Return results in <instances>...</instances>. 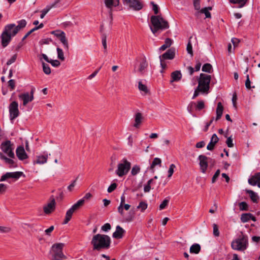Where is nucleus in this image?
Masks as SVG:
<instances>
[{
  "label": "nucleus",
  "mask_w": 260,
  "mask_h": 260,
  "mask_svg": "<svg viewBox=\"0 0 260 260\" xmlns=\"http://www.w3.org/2000/svg\"><path fill=\"white\" fill-rule=\"evenodd\" d=\"M186 50L189 54H191V55L193 54L192 45L191 44L190 41H189L188 42Z\"/></svg>",
  "instance_id": "obj_56"
},
{
  "label": "nucleus",
  "mask_w": 260,
  "mask_h": 260,
  "mask_svg": "<svg viewBox=\"0 0 260 260\" xmlns=\"http://www.w3.org/2000/svg\"><path fill=\"white\" fill-rule=\"evenodd\" d=\"M260 180V173H257L248 179V183L252 186H255Z\"/></svg>",
  "instance_id": "obj_26"
},
{
  "label": "nucleus",
  "mask_w": 260,
  "mask_h": 260,
  "mask_svg": "<svg viewBox=\"0 0 260 260\" xmlns=\"http://www.w3.org/2000/svg\"><path fill=\"white\" fill-rule=\"evenodd\" d=\"M143 119V116L141 113H137L135 116V122L134 126L136 128H139Z\"/></svg>",
  "instance_id": "obj_25"
},
{
  "label": "nucleus",
  "mask_w": 260,
  "mask_h": 260,
  "mask_svg": "<svg viewBox=\"0 0 260 260\" xmlns=\"http://www.w3.org/2000/svg\"><path fill=\"white\" fill-rule=\"evenodd\" d=\"M148 68V62L145 57H141L137 59L134 66V72L143 75Z\"/></svg>",
  "instance_id": "obj_7"
},
{
  "label": "nucleus",
  "mask_w": 260,
  "mask_h": 260,
  "mask_svg": "<svg viewBox=\"0 0 260 260\" xmlns=\"http://www.w3.org/2000/svg\"><path fill=\"white\" fill-rule=\"evenodd\" d=\"M23 174L22 172H8L3 175L1 178V181H4L9 178L18 179Z\"/></svg>",
  "instance_id": "obj_14"
},
{
  "label": "nucleus",
  "mask_w": 260,
  "mask_h": 260,
  "mask_svg": "<svg viewBox=\"0 0 260 260\" xmlns=\"http://www.w3.org/2000/svg\"><path fill=\"white\" fill-rule=\"evenodd\" d=\"M1 149L4 153L7 154L9 157L15 158V154L11 146L10 141H7L1 145Z\"/></svg>",
  "instance_id": "obj_13"
},
{
  "label": "nucleus",
  "mask_w": 260,
  "mask_h": 260,
  "mask_svg": "<svg viewBox=\"0 0 260 260\" xmlns=\"http://www.w3.org/2000/svg\"><path fill=\"white\" fill-rule=\"evenodd\" d=\"M35 88H32L30 92H28L21 93L18 95L20 100L23 102V105L25 106L27 104L32 101L34 99V94L35 92Z\"/></svg>",
  "instance_id": "obj_10"
},
{
  "label": "nucleus",
  "mask_w": 260,
  "mask_h": 260,
  "mask_svg": "<svg viewBox=\"0 0 260 260\" xmlns=\"http://www.w3.org/2000/svg\"><path fill=\"white\" fill-rule=\"evenodd\" d=\"M199 160L200 161V167L201 172L203 173H205L206 170L208 167V158L203 155H200L199 156Z\"/></svg>",
  "instance_id": "obj_15"
},
{
  "label": "nucleus",
  "mask_w": 260,
  "mask_h": 260,
  "mask_svg": "<svg viewBox=\"0 0 260 260\" xmlns=\"http://www.w3.org/2000/svg\"><path fill=\"white\" fill-rule=\"evenodd\" d=\"M161 163V160L159 158H158V157L154 158L152 164H151L150 169L151 170H153L156 166H157V165L160 166Z\"/></svg>",
  "instance_id": "obj_39"
},
{
  "label": "nucleus",
  "mask_w": 260,
  "mask_h": 260,
  "mask_svg": "<svg viewBox=\"0 0 260 260\" xmlns=\"http://www.w3.org/2000/svg\"><path fill=\"white\" fill-rule=\"evenodd\" d=\"M172 44V40L170 38L166 39L165 44L159 48L160 51H164L167 48L169 47Z\"/></svg>",
  "instance_id": "obj_35"
},
{
  "label": "nucleus",
  "mask_w": 260,
  "mask_h": 260,
  "mask_svg": "<svg viewBox=\"0 0 260 260\" xmlns=\"http://www.w3.org/2000/svg\"><path fill=\"white\" fill-rule=\"evenodd\" d=\"M16 153L17 156L20 160H24L28 157L23 146H20L17 147L16 150Z\"/></svg>",
  "instance_id": "obj_20"
},
{
  "label": "nucleus",
  "mask_w": 260,
  "mask_h": 260,
  "mask_svg": "<svg viewBox=\"0 0 260 260\" xmlns=\"http://www.w3.org/2000/svg\"><path fill=\"white\" fill-rule=\"evenodd\" d=\"M193 105H196V109L198 110H201L205 107L204 102L203 101H198L197 104L193 102H191L187 107V110L190 113H191V108Z\"/></svg>",
  "instance_id": "obj_22"
},
{
  "label": "nucleus",
  "mask_w": 260,
  "mask_h": 260,
  "mask_svg": "<svg viewBox=\"0 0 260 260\" xmlns=\"http://www.w3.org/2000/svg\"><path fill=\"white\" fill-rule=\"evenodd\" d=\"M194 8L197 10L200 9V1H193Z\"/></svg>",
  "instance_id": "obj_63"
},
{
  "label": "nucleus",
  "mask_w": 260,
  "mask_h": 260,
  "mask_svg": "<svg viewBox=\"0 0 260 260\" xmlns=\"http://www.w3.org/2000/svg\"><path fill=\"white\" fill-rule=\"evenodd\" d=\"M105 4L108 9H112L113 7H116L119 5V0H104Z\"/></svg>",
  "instance_id": "obj_27"
},
{
  "label": "nucleus",
  "mask_w": 260,
  "mask_h": 260,
  "mask_svg": "<svg viewBox=\"0 0 260 260\" xmlns=\"http://www.w3.org/2000/svg\"><path fill=\"white\" fill-rule=\"evenodd\" d=\"M91 197H92L91 194L89 192H88L85 194V195L84 196V197L82 199L79 200V201H82V206L84 205L85 200L89 199Z\"/></svg>",
  "instance_id": "obj_51"
},
{
  "label": "nucleus",
  "mask_w": 260,
  "mask_h": 260,
  "mask_svg": "<svg viewBox=\"0 0 260 260\" xmlns=\"http://www.w3.org/2000/svg\"><path fill=\"white\" fill-rule=\"evenodd\" d=\"M56 50L57 52V57L61 60H64V56L62 50L58 47L57 48Z\"/></svg>",
  "instance_id": "obj_44"
},
{
  "label": "nucleus",
  "mask_w": 260,
  "mask_h": 260,
  "mask_svg": "<svg viewBox=\"0 0 260 260\" xmlns=\"http://www.w3.org/2000/svg\"><path fill=\"white\" fill-rule=\"evenodd\" d=\"M226 143L229 147H233L234 145L233 143V139L232 138V137H230L228 138Z\"/></svg>",
  "instance_id": "obj_59"
},
{
  "label": "nucleus",
  "mask_w": 260,
  "mask_h": 260,
  "mask_svg": "<svg viewBox=\"0 0 260 260\" xmlns=\"http://www.w3.org/2000/svg\"><path fill=\"white\" fill-rule=\"evenodd\" d=\"M170 199L169 198H166L163 202L159 205V210L164 209L168 205Z\"/></svg>",
  "instance_id": "obj_43"
},
{
  "label": "nucleus",
  "mask_w": 260,
  "mask_h": 260,
  "mask_svg": "<svg viewBox=\"0 0 260 260\" xmlns=\"http://www.w3.org/2000/svg\"><path fill=\"white\" fill-rule=\"evenodd\" d=\"M13 158H8L2 152H0V159L4 160V162L9 166V167H16V165L14 160L13 159Z\"/></svg>",
  "instance_id": "obj_21"
},
{
  "label": "nucleus",
  "mask_w": 260,
  "mask_h": 260,
  "mask_svg": "<svg viewBox=\"0 0 260 260\" xmlns=\"http://www.w3.org/2000/svg\"><path fill=\"white\" fill-rule=\"evenodd\" d=\"M171 83L179 81L182 78L181 73L179 71H175L171 73Z\"/></svg>",
  "instance_id": "obj_24"
},
{
  "label": "nucleus",
  "mask_w": 260,
  "mask_h": 260,
  "mask_svg": "<svg viewBox=\"0 0 260 260\" xmlns=\"http://www.w3.org/2000/svg\"><path fill=\"white\" fill-rule=\"evenodd\" d=\"M247 0H229L230 3L239 4V8H242L246 4Z\"/></svg>",
  "instance_id": "obj_38"
},
{
  "label": "nucleus",
  "mask_w": 260,
  "mask_h": 260,
  "mask_svg": "<svg viewBox=\"0 0 260 260\" xmlns=\"http://www.w3.org/2000/svg\"><path fill=\"white\" fill-rule=\"evenodd\" d=\"M201 250V246L199 244H193L190 247L189 251L191 253L198 254Z\"/></svg>",
  "instance_id": "obj_33"
},
{
  "label": "nucleus",
  "mask_w": 260,
  "mask_h": 260,
  "mask_svg": "<svg viewBox=\"0 0 260 260\" xmlns=\"http://www.w3.org/2000/svg\"><path fill=\"white\" fill-rule=\"evenodd\" d=\"M17 25L15 24V28L18 31V32L24 28L27 24V22L25 19H21L17 22Z\"/></svg>",
  "instance_id": "obj_29"
},
{
  "label": "nucleus",
  "mask_w": 260,
  "mask_h": 260,
  "mask_svg": "<svg viewBox=\"0 0 260 260\" xmlns=\"http://www.w3.org/2000/svg\"><path fill=\"white\" fill-rule=\"evenodd\" d=\"M138 88L139 90L143 92V94H146L149 91L146 85L142 83V81H139L138 83Z\"/></svg>",
  "instance_id": "obj_34"
},
{
  "label": "nucleus",
  "mask_w": 260,
  "mask_h": 260,
  "mask_svg": "<svg viewBox=\"0 0 260 260\" xmlns=\"http://www.w3.org/2000/svg\"><path fill=\"white\" fill-rule=\"evenodd\" d=\"M131 167V163L125 158H124L117 165L115 173L118 176L121 177L128 173Z\"/></svg>",
  "instance_id": "obj_6"
},
{
  "label": "nucleus",
  "mask_w": 260,
  "mask_h": 260,
  "mask_svg": "<svg viewBox=\"0 0 260 260\" xmlns=\"http://www.w3.org/2000/svg\"><path fill=\"white\" fill-rule=\"evenodd\" d=\"M102 45L104 48V52H107V43H106V36H104L102 37Z\"/></svg>",
  "instance_id": "obj_60"
},
{
  "label": "nucleus",
  "mask_w": 260,
  "mask_h": 260,
  "mask_svg": "<svg viewBox=\"0 0 260 260\" xmlns=\"http://www.w3.org/2000/svg\"><path fill=\"white\" fill-rule=\"evenodd\" d=\"M43 72L47 75L51 73V69L49 66L44 62H42Z\"/></svg>",
  "instance_id": "obj_41"
},
{
  "label": "nucleus",
  "mask_w": 260,
  "mask_h": 260,
  "mask_svg": "<svg viewBox=\"0 0 260 260\" xmlns=\"http://www.w3.org/2000/svg\"><path fill=\"white\" fill-rule=\"evenodd\" d=\"M248 245V238L244 235H240L237 239L233 240L231 244L232 248L236 250L243 251Z\"/></svg>",
  "instance_id": "obj_4"
},
{
  "label": "nucleus",
  "mask_w": 260,
  "mask_h": 260,
  "mask_svg": "<svg viewBox=\"0 0 260 260\" xmlns=\"http://www.w3.org/2000/svg\"><path fill=\"white\" fill-rule=\"evenodd\" d=\"M123 4L135 11H139L143 8V4L139 0H122Z\"/></svg>",
  "instance_id": "obj_11"
},
{
  "label": "nucleus",
  "mask_w": 260,
  "mask_h": 260,
  "mask_svg": "<svg viewBox=\"0 0 260 260\" xmlns=\"http://www.w3.org/2000/svg\"><path fill=\"white\" fill-rule=\"evenodd\" d=\"M16 58H17V54L13 55L11 57V58L7 61V65H10L12 63L16 61Z\"/></svg>",
  "instance_id": "obj_57"
},
{
  "label": "nucleus",
  "mask_w": 260,
  "mask_h": 260,
  "mask_svg": "<svg viewBox=\"0 0 260 260\" xmlns=\"http://www.w3.org/2000/svg\"><path fill=\"white\" fill-rule=\"evenodd\" d=\"M223 110V107L222 105V104L221 102H219L217 104V106L216 108V120H217L220 118L222 115V112Z\"/></svg>",
  "instance_id": "obj_28"
},
{
  "label": "nucleus",
  "mask_w": 260,
  "mask_h": 260,
  "mask_svg": "<svg viewBox=\"0 0 260 260\" xmlns=\"http://www.w3.org/2000/svg\"><path fill=\"white\" fill-rule=\"evenodd\" d=\"M213 235L215 237H218L219 236V232L218 230V227L217 225L215 223L213 224Z\"/></svg>",
  "instance_id": "obj_49"
},
{
  "label": "nucleus",
  "mask_w": 260,
  "mask_h": 260,
  "mask_svg": "<svg viewBox=\"0 0 260 260\" xmlns=\"http://www.w3.org/2000/svg\"><path fill=\"white\" fill-rule=\"evenodd\" d=\"M118 212L120 214V215L123 218L124 220L126 222L132 221L134 217V215L133 213H131L129 212L128 215L124 216V212H123V206L119 205L118 207Z\"/></svg>",
  "instance_id": "obj_18"
},
{
  "label": "nucleus",
  "mask_w": 260,
  "mask_h": 260,
  "mask_svg": "<svg viewBox=\"0 0 260 260\" xmlns=\"http://www.w3.org/2000/svg\"><path fill=\"white\" fill-rule=\"evenodd\" d=\"M147 208V204L144 202H141L137 207V208L141 209L143 212Z\"/></svg>",
  "instance_id": "obj_46"
},
{
  "label": "nucleus",
  "mask_w": 260,
  "mask_h": 260,
  "mask_svg": "<svg viewBox=\"0 0 260 260\" xmlns=\"http://www.w3.org/2000/svg\"><path fill=\"white\" fill-rule=\"evenodd\" d=\"M212 9V7H205L200 10V12L201 13H204L205 16L206 18H210L211 17V14L209 12V11Z\"/></svg>",
  "instance_id": "obj_37"
},
{
  "label": "nucleus",
  "mask_w": 260,
  "mask_h": 260,
  "mask_svg": "<svg viewBox=\"0 0 260 260\" xmlns=\"http://www.w3.org/2000/svg\"><path fill=\"white\" fill-rule=\"evenodd\" d=\"M231 41H232V43H233L234 47H237L240 42V41L238 39L235 38H232Z\"/></svg>",
  "instance_id": "obj_64"
},
{
  "label": "nucleus",
  "mask_w": 260,
  "mask_h": 260,
  "mask_svg": "<svg viewBox=\"0 0 260 260\" xmlns=\"http://www.w3.org/2000/svg\"><path fill=\"white\" fill-rule=\"evenodd\" d=\"M212 67L210 63H206L202 67V71L205 72L211 73Z\"/></svg>",
  "instance_id": "obj_42"
},
{
  "label": "nucleus",
  "mask_w": 260,
  "mask_h": 260,
  "mask_svg": "<svg viewBox=\"0 0 260 260\" xmlns=\"http://www.w3.org/2000/svg\"><path fill=\"white\" fill-rule=\"evenodd\" d=\"M211 76L208 74L201 73L200 75L198 81V87L200 88L203 92H206L207 94L209 91L210 83L211 81Z\"/></svg>",
  "instance_id": "obj_5"
},
{
  "label": "nucleus",
  "mask_w": 260,
  "mask_h": 260,
  "mask_svg": "<svg viewBox=\"0 0 260 260\" xmlns=\"http://www.w3.org/2000/svg\"><path fill=\"white\" fill-rule=\"evenodd\" d=\"M57 3V2L54 3V4H52L51 5H48L46 7L45 9H44L41 11V14L40 15V18L41 19H43L44 18L46 14L50 10V9L53 7H55L56 4Z\"/></svg>",
  "instance_id": "obj_30"
},
{
  "label": "nucleus",
  "mask_w": 260,
  "mask_h": 260,
  "mask_svg": "<svg viewBox=\"0 0 260 260\" xmlns=\"http://www.w3.org/2000/svg\"><path fill=\"white\" fill-rule=\"evenodd\" d=\"M10 231V228L6 226H0V232L5 233H8Z\"/></svg>",
  "instance_id": "obj_61"
},
{
  "label": "nucleus",
  "mask_w": 260,
  "mask_h": 260,
  "mask_svg": "<svg viewBox=\"0 0 260 260\" xmlns=\"http://www.w3.org/2000/svg\"><path fill=\"white\" fill-rule=\"evenodd\" d=\"M251 82L249 79V75H246V80L245 81V86L247 89H250L251 88H254V86L251 87Z\"/></svg>",
  "instance_id": "obj_48"
},
{
  "label": "nucleus",
  "mask_w": 260,
  "mask_h": 260,
  "mask_svg": "<svg viewBox=\"0 0 260 260\" xmlns=\"http://www.w3.org/2000/svg\"><path fill=\"white\" fill-rule=\"evenodd\" d=\"M17 33L18 31L15 28V24L10 23L5 25L0 36L2 46L4 48L7 47L11 42L12 38Z\"/></svg>",
  "instance_id": "obj_2"
},
{
  "label": "nucleus",
  "mask_w": 260,
  "mask_h": 260,
  "mask_svg": "<svg viewBox=\"0 0 260 260\" xmlns=\"http://www.w3.org/2000/svg\"><path fill=\"white\" fill-rule=\"evenodd\" d=\"M111 228V225L109 223H106L102 226L101 230L104 232H108Z\"/></svg>",
  "instance_id": "obj_52"
},
{
  "label": "nucleus",
  "mask_w": 260,
  "mask_h": 260,
  "mask_svg": "<svg viewBox=\"0 0 260 260\" xmlns=\"http://www.w3.org/2000/svg\"><path fill=\"white\" fill-rule=\"evenodd\" d=\"M200 93H201L202 94H207L206 92H203V91L200 88H199V87H197V88L194 90V94H193V95L192 99H195L196 97H197L199 95Z\"/></svg>",
  "instance_id": "obj_45"
},
{
  "label": "nucleus",
  "mask_w": 260,
  "mask_h": 260,
  "mask_svg": "<svg viewBox=\"0 0 260 260\" xmlns=\"http://www.w3.org/2000/svg\"><path fill=\"white\" fill-rule=\"evenodd\" d=\"M56 202L54 198H52L50 203L45 205L43 207V210L46 214H49L52 213L55 209Z\"/></svg>",
  "instance_id": "obj_16"
},
{
  "label": "nucleus",
  "mask_w": 260,
  "mask_h": 260,
  "mask_svg": "<svg viewBox=\"0 0 260 260\" xmlns=\"http://www.w3.org/2000/svg\"><path fill=\"white\" fill-rule=\"evenodd\" d=\"M9 111L11 120L17 117L19 114L18 103L16 101L12 102L9 106Z\"/></svg>",
  "instance_id": "obj_12"
},
{
  "label": "nucleus",
  "mask_w": 260,
  "mask_h": 260,
  "mask_svg": "<svg viewBox=\"0 0 260 260\" xmlns=\"http://www.w3.org/2000/svg\"><path fill=\"white\" fill-rule=\"evenodd\" d=\"M59 40L61 41V42L62 43L64 48L66 50H68L69 47L68 42L66 38V34L64 32L61 33V36H60V38H59Z\"/></svg>",
  "instance_id": "obj_31"
},
{
  "label": "nucleus",
  "mask_w": 260,
  "mask_h": 260,
  "mask_svg": "<svg viewBox=\"0 0 260 260\" xmlns=\"http://www.w3.org/2000/svg\"><path fill=\"white\" fill-rule=\"evenodd\" d=\"M64 244L59 243L54 244L52 246V260H62L66 256L62 252Z\"/></svg>",
  "instance_id": "obj_8"
},
{
  "label": "nucleus",
  "mask_w": 260,
  "mask_h": 260,
  "mask_svg": "<svg viewBox=\"0 0 260 260\" xmlns=\"http://www.w3.org/2000/svg\"><path fill=\"white\" fill-rule=\"evenodd\" d=\"M125 231L119 225L116 227V231L113 233V237L116 239H120L123 237Z\"/></svg>",
  "instance_id": "obj_23"
},
{
  "label": "nucleus",
  "mask_w": 260,
  "mask_h": 260,
  "mask_svg": "<svg viewBox=\"0 0 260 260\" xmlns=\"http://www.w3.org/2000/svg\"><path fill=\"white\" fill-rule=\"evenodd\" d=\"M151 22L152 26H150V29L155 35L158 30H162L168 28L169 27L168 22L159 15L152 16Z\"/></svg>",
  "instance_id": "obj_3"
},
{
  "label": "nucleus",
  "mask_w": 260,
  "mask_h": 260,
  "mask_svg": "<svg viewBox=\"0 0 260 260\" xmlns=\"http://www.w3.org/2000/svg\"><path fill=\"white\" fill-rule=\"evenodd\" d=\"M246 192L248 193H249L250 199L253 202H257L258 200V197L255 192H254L253 191L251 190H246Z\"/></svg>",
  "instance_id": "obj_36"
},
{
  "label": "nucleus",
  "mask_w": 260,
  "mask_h": 260,
  "mask_svg": "<svg viewBox=\"0 0 260 260\" xmlns=\"http://www.w3.org/2000/svg\"><path fill=\"white\" fill-rule=\"evenodd\" d=\"M218 138L216 135V134H214L212 135L210 142L214 144H216V143L218 141Z\"/></svg>",
  "instance_id": "obj_62"
},
{
  "label": "nucleus",
  "mask_w": 260,
  "mask_h": 260,
  "mask_svg": "<svg viewBox=\"0 0 260 260\" xmlns=\"http://www.w3.org/2000/svg\"><path fill=\"white\" fill-rule=\"evenodd\" d=\"M117 187V184L115 183H113L111 184L109 187L108 188L107 191L109 193L112 192L113 191H114Z\"/></svg>",
  "instance_id": "obj_53"
},
{
  "label": "nucleus",
  "mask_w": 260,
  "mask_h": 260,
  "mask_svg": "<svg viewBox=\"0 0 260 260\" xmlns=\"http://www.w3.org/2000/svg\"><path fill=\"white\" fill-rule=\"evenodd\" d=\"M82 201H78L67 211L63 224H67L71 219L73 213L82 207Z\"/></svg>",
  "instance_id": "obj_9"
},
{
  "label": "nucleus",
  "mask_w": 260,
  "mask_h": 260,
  "mask_svg": "<svg viewBox=\"0 0 260 260\" xmlns=\"http://www.w3.org/2000/svg\"><path fill=\"white\" fill-rule=\"evenodd\" d=\"M49 63H50L51 65L54 67H58L60 64V62L57 60L50 59Z\"/></svg>",
  "instance_id": "obj_54"
},
{
  "label": "nucleus",
  "mask_w": 260,
  "mask_h": 260,
  "mask_svg": "<svg viewBox=\"0 0 260 260\" xmlns=\"http://www.w3.org/2000/svg\"><path fill=\"white\" fill-rule=\"evenodd\" d=\"M175 49L173 48L169 49L166 52L164 53L162 55L159 56V59L162 60L166 59H173L175 57Z\"/></svg>",
  "instance_id": "obj_19"
},
{
  "label": "nucleus",
  "mask_w": 260,
  "mask_h": 260,
  "mask_svg": "<svg viewBox=\"0 0 260 260\" xmlns=\"http://www.w3.org/2000/svg\"><path fill=\"white\" fill-rule=\"evenodd\" d=\"M240 209L242 211H246L248 210V205L245 202H242L239 204Z\"/></svg>",
  "instance_id": "obj_47"
},
{
  "label": "nucleus",
  "mask_w": 260,
  "mask_h": 260,
  "mask_svg": "<svg viewBox=\"0 0 260 260\" xmlns=\"http://www.w3.org/2000/svg\"><path fill=\"white\" fill-rule=\"evenodd\" d=\"M110 243L111 239L109 236L100 234L94 235L91 241L93 249L98 251L108 249Z\"/></svg>",
  "instance_id": "obj_1"
},
{
  "label": "nucleus",
  "mask_w": 260,
  "mask_h": 260,
  "mask_svg": "<svg viewBox=\"0 0 260 260\" xmlns=\"http://www.w3.org/2000/svg\"><path fill=\"white\" fill-rule=\"evenodd\" d=\"M176 166L174 164H171L170 166V167H169V169L168 170V177L169 178H170L173 173H174V169L175 168Z\"/></svg>",
  "instance_id": "obj_50"
},
{
  "label": "nucleus",
  "mask_w": 260,
  "mask_h": 260,
  "mask_svg": "<svg viewBox=\"0 0 260 260\" xmlns=\"http://www.w3.org/2000/svg\"><path fill=\"white\" fill-rule=\"evenodd\" d=\"M220 171L219 170H217L214 175H213L212 178V183H214L215 182L217 178L219 177L220 175Z\"/></svg>",
  "instance_id": "obj_55"
},
{
  "label": "nucleus",
  "mask_w": 260,
  "mask_h": 260,
  "mask_svg": "<svg viewBox=\"0 0 260 260\" xmlns=\"http://www.w3.org/2000/svg\"><path fill=\"white\" fill-rule=\"evenodd\" d=\"M140 172V167L139 166L135 165L133 167L131 170V174L133 176H135Z\"/></svg>",
  "instance_id": "obj_40"
},
{
  "label": "nucleus",
  "mask_w": 260,
  "mask_h": 260,
  "mask_svg": "<svg viewBox=\"0 0 260 260\" xmlns=\"http://www.w3.org/2000/svg\"><path fill=\"white\" fill-rule=\"evenodd\" d=\"M77 180V178L75 180L73 181L72 183L68 186V189L70 191H72L73 190L74 187H75V186L76 184Z\"/></svg>",
  "instance_id": "obj_58"
},
{
  "label": "nucleus",
  "mask_w": 260,
  "mask_h": 260,
  "mask_svg": "<svg viewBox=\"0 0 260 260\" xmlns=\"http://www.w3.org/2000/svg\"><path fill=\"white\" fill-rule=\"evenodd\" d=\"M48 158V154L47 153H44L43 154H40L36 156V159L34 160V165H43L47 162Z\"/></svg>",
  "instance_id": "obj_17"
},
{
  "label": "nucleus",
  "mask_w": 260,
  "mask_h": 260,
  "mask_svg": "<svg viewBox=\"0 0 260 260\" xmlns=\"http://www.w3.org/2000/svg\"><path fill=\"white\" fill-rule=\"evenodd\" d=\"M250 219L254 220V217L250 213H244L241 215V220L243 222H246Z\"/></svg>",
  "instance_id": "obj_32"
}]
</instances>
